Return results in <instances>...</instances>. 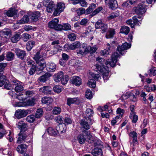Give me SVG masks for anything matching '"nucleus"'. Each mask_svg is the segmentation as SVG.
Returning <instances> with one entry per match:
<instances>
[{
    "label": "nucleus",
    "instance_id": "nucleus-1",
    "mask_svg": "<svg viewBox=\"0 0 156 156\" xmlns=\"http://www.w3.org/2000/svg\"><path fill=\"white\" fill-rule=\"evenodd\" d=\"M36 63L38 64L37 69L39 70H43L46 66L45 62L43 58L42 55H40V52H37L33 58Z\"/></svg>",
    "mask_w": 156,
    "mask_h": 156
},
{
    "label": "nucleus",
    "instance_id": "nucleus-2",
    "mask_svg": "<svg viewBox=\"0 0 156 156\" xmlns=\"http://www.w3.org/2000/svg\"><path fill=\"white\" fill-rule=\"evenodd\" d=\"M69 78L68 76L64 75L62 72H60L55 74L54 76V80L56 82L61 81L63 85L66 84L69 80Z\"/></svg>",
    "mask_w": 156,
    "mask_h": 156
},
{
    "label": "nucleus",
    "instance_id": "nucleus-3",
    "mask_svg": "<svg viewBox=\"0 0 156 156\" xmlns=\"http://www.w3.org/2000/svg\"><path fill=\"white\" fill-rule=\"evenodd\" d=\"M98 61V63L96 65L95 70L96 71H99L100 72H103L106 69L107 67L104 66V64L105 62V60L100 57H98L96 58Z\"/></svg>",
    "mask_w": 156,
    "mask_h": 156
},
{
    "label": "nucleus",
    "instance_id": "nucleus-4",
    "mask_svg": "<svg viewBox=\"0 0 156 156\" xmlns=\"http://www.w3.org/2000/svg\"><path fill=\"white\" fill-rule=\"evenodd\" d=\"M35 100L34 98H32L28 99L26 101L16 102L15 103H13V105L14 106L19 107L33 106L35 104Z\"/></svg>",
    "mask_w": 156,
    "mask_h": 156
},
{
    "label": "nucleus",
    "instance_id": "nucleus-5",
    "mask_svg": "<svg viewBox=\"0 0 156 156\" xmlns=\"http://www.w3.org/2000/svg\"><path fill=\"white\" fill-rule=\"evenodd\" d=\"M83 132L85 134L86 138L87 141L90 143L94 144V145L96 146L99 144V141L95 138H94L91 135L90 133L88 131L85 130H83Z\"/></svg>",
    "mask_w": 156,
    "mask_h": 156
},
{
    "label": "nucleus",
    "instance_id": "nucleus-6",
    "mask_svg": "<svg viewBox=\"0 0 156 156\" xmlns=\"http://www.w3.org/2000/svg\"><path fill=\"white\" fill-rule=\"evenodd\" d=\"M13 84L16 86L15 87V90L16 92H20L23 90V83L16 79H13L12 80Z\"/></svg>",
    "mask_w": 156,
    "mask_h": 156
},
{
    "label": "nucleus",
    "instance_id": "nucleus-7",
    "mask_svg": "<svg viewBox=\"0 0 156 156\" xmlns=\"http://www.w3.org/2000/svg\"><path fill=\"white\" fill-rule=\"evenodd\" d=\"M146 10V5L143 2L139 3L135 9V12L136 14H142L145 12Z\"/></svg>",
    "mask_w": 156,
    "mask_h": 156
},
{
    "label": "nucleus",
    "instance_id": "nucleus-8",
    "mask_svg": "<svg viewBox=\"0 0 156 156\" xmlns=\"http://www.w3.org/2000/svg\"><path fill=\"white\" fill-rule=\"evenodd\" d=\"M119 56V54L117 52H114L112 56L111 61L110 62L109 61H107L105 62V64L106 65L109 64L111 66L114 67L117 61V58Z\"/></svg>",
    "mask_w": 156,
    "mask_h": 156
},
{
    "label": "nucleus",
    "instance_id": "nucleus-9",
    "mask_svg": "<svg viewBox=\"0 0 156 156\" xmlns=\"http://www.w3.org/2000/svg\"><path fill=\"white\" fill-rule=\"evenodd\" d=\"M59 20L57 18H55L53 19L48 23V27L51 28L55 29L56 30H58L59 29V26L60 24H58Z\"/></svg>",
    "mask_w": 156,
    "mask_h": 156
},
{
    "label": "nucleus",
    "instance_id": "nucleus-10",
    "mask_svg": "<svg viewBox=\"0 0 156 156\" xmlns=\"http://www.w3.org/2000/svg\"><path fill=\"white\" fill-rule=\"evenodd\" d=\"M65 8V5L64 3L62 2H59L58 3L56 9L54 12L53 14L56 16L63 11Z\"/></svg>",
    "mask_w": 156,
    "mask_h": 156
},
{
    "label": "nucleus",
    "instance_id": "nucleus-11",
    "mask_svg": "<svg viewBox=\"0 0 156 156\" xmlns=\"http://www.w3.org/2000/svg\"><path fill=\"white\" fill-rule=\"evenodd\" d=\"M44 5L46 7V10L49 13H51L53 10L55 9L54 7L55 5L54 4L53 2L52 1H50L48 2H46L45 1L43 2Z\"/></svg>",
    "mask_w": 156,
    "mask_h": 156
},
{
    "label": "nucleus",
    "instance_id": "nucleus-12",
    "mask_svg": "<svg viewBox=\"0 0 156 156\" xmlns=\"http://www.w3.org/2000/svg\"><path fill=\"white\" fill-rule=\"evenodd\" d=\"M28 110H18L16 112L15 115L18 119H20L27 115L28 113Z\"/></svg>",
    "mask_w": 156,
    "mask_h": 156
},
{
    "label": "nucleus",
    "instance_id": "nucleus-13",
    "mask_svg": "<svg viewBox=\"0 0 156 156\" xmlns=\"http://www.w3.org/2000/svg\"><path fill=\"white\" fill-rule=\"evenodd\" d=\"M131 44L125 42L122 44L121 46H119L117 48V51L119 54H122V52L130 48L131 47Z\"/></svg>",
    "mask_w": 156,
    "mask_h": 156
},
{
    "label": "nucleus",
    "instance_id": "nucleus-14",
    "mask_svg": "<svg viewBox=\"0 0 156 156\" xmlns=\"http://www.w3.org/2000/svg\"><path fill=\"white\" fill-rule=\"evenodd\" d=\"M40 16V12L39 11H36L31 13L29 17L32 21L36 22L38 20Z\"/></svg>",
    "mask_w": 156,
    "mask_h": 156
},
{
    "label": "nucleus",
    "instance_id": "nucleus-15",
    "mask_svg": "<svg viewBox=\"0 0 156 156\" xmlns=\"http://www.w3.org/2000/svg\"><path fill=\"white\" fill-rule=\"evenodd\" d=\"M20 131L18 134V138L17 141V143L19 144H20L25 140L27 137V133L26 132Z\"/></svg>",
    "mask_w": 156,
    "mask_h": 156
},
{
    "label": "nucleus",
    "instance_id": "nucleus-16",
    "mask_svg": "<svg viewBox=\"0 0 156 156\" xmlns=\"http://www.w3.org/2000/svg\"><path fill=\"white\" fill-rule=\"evenodd\" d=\"M71 82L76 86H80L82 83V80L78 76H73L70 79Z\"/></svg>",
    "mask_w": 156,
    "mask_h": 156
},
{
    "label": "nucleus",
    "instance_id": "nucleus-17",
    "mask_svg": "<svg viewBox=\"0 0 156 156\" xmlns=\"http://www.w3.org/2000/svg\"><path fill=\"white\" fill-rule=\"evenodd\" d=\"M27 146L25 144H22L18 145L16 151L19 153L23 154L26 152Z\"/></svg>",
    "mask_w": 156,
    "mask_h": 156
},
{
    "label": "nucleus",
    "instance_id": "nucleus-18",
    "mask_svg": "<svg viewBox=\"0 0 156 156\" xmlns=\"http://www.w3.org/2000/svg\"><path fill=\"white\" fill-rule=\"evenodd\" d=\"M14 51L18 57L22 59H23L26 56V53L25 51H24L16 48L15 49Z\"/></svg>",
    "mask_w": 156,
    "mask_h": 156
},
{
    "label": "nucleus",
    "instance_id": "nucleus-19",
    "mask_svg": "<svg viewBox=\"0 0 156 156\" xmlns=\"http://www.w3.org/2000/svg\"><path fill=\"white\" fill-rule=\"evenodd\" d=\"M80 46V43L79 42L76 41L74 43L70 44V45H65V48H67L68 49L71 50H74L79 48Z\"/></svg>",
    "mask_w": 156,
    "mask_h": 156
},
{
    "label": "nucleus",
    "instance_id": "nucleus-20",
    "mask_svg": "<svg viewBox=\"0 0 156 156\" xmlns=\"http://www.w3.org/2000/svg\"><path fill=\"white\" fill-rule=\"evenodd\" d=\"M6 15L9 17H12L14 16L17 17L18 16V12L14 8H11L6 12Z\"/></svg>",
    "mask_w": 156,
    "mask_h": 156
},
{
    "label": "nucleus",
    "instance_id": "nucleus-21",
    "mask_svg": "<svg viewBox=\"0 0 156 156\" xmlns=\"http://www.w3.org/2000/svg\"><path fill=\"white\" fill-rule=\"evenodd\" d=\"M47 70L50 72L54 71L56 69V65L52 62H48L46 65Z\"/></svg>",
    "mask_w": 156,
    "mask_h": 156
},
{
    "label": "nucleus",
    "instance_id": "nucleus-22",
    "mask_svg": "<svg viewBox=\"0 0 156 156\" xmlns=\"http://www.w3.org/2000/svg\"><path fill=\"white\" fill-rule=\"evenodd\" d=\"M16 126L18 128L21 129L20 131L25 130L27 127V125L22 121L18 122L16 123Z\"/></svg>",
    "mask_w": 156,
    "mask_h": 156
},
{
    "label": "nucleus",
    "instance_id": "nucleus-23",
    "mask_svg": "<svg viewBox=\"0 0 156 156\" xmlns=\"http://www.w3.org/2000/svg\"><path fill=\"white\" fill-rule=\"evenodd\" d=\"M79 102V100L78 98H68L67 99V104L69 105L73 104H78Z\"/></svg>",
    "mask_w": 156,
    "mask_h": 156
},
{
    "label": "nucleus",
    "instance_id": "nucleus-24",
    "mask_svg": "<svg viewBox=\"0 0 156 156\" xmlns=\"http://www.w3.org/2000/svg\"><path fill=\"white\" fill-rule=\"evenodd\" d=\"M53 99L50 97H45L42 98L41 101L42 103L48 105L51 104L53 102Z\"/></svg>",
    "mask_w": 156,
    "mask_h": 156
},
{
    "label": "nucleus",
    "instance_id": "nucleus-25",
    "mask_svg": "<svg viewBox=\"0 0 156 156\" xmlns=\"http://www.w3.org/2000/svg\"><path fill=\"white\" fill-rule=\"evenodd\" d=\"M115 34V30L113 29L110 28L107 32L105 37L107 39H109L112 38Z\"/></svg>",
    "mask_w": 156,
    "mask_h": 156
},
{
    "label": "nucleus",
    "instance_id": "nucleus-26",
    "mask_svg": "<svg viewBox=\"0 0 156 156\" xmlns=\"http://www.w3.org/2000/svg\"><path fill=\"white\" fill-rule=\"evenodd\" d=\"M106 4L108 5L109 8L112 9L116 8L118 7V4L116 0H112L109 3Z\"/></svg>",
    "mask_w": 156,
    "mask_h": 156
},
{
    "label": "nucleus",
    "instance_id": "nucleus-27",
    "mask_svg": "<svg viewBox=\"0 0 156 156\" xmlns=\"http://www.w3.org/2000/svg\"><path fill=\"white\" fill-rule=\"evenodd\" d=\"M91 153L94 156H101L102 151L101 149L96 148L92 150Z\"/></svg>",
    "mask_w": 156,
    "mask_h": 156
},
{
    "label": "nucleus",
    "instance_id": "nucleus-28",
    "mask_svg": "<svg viewBox=\"0 0 156 156\" xmlns=\"http://www.w3.org/2000/svg\"><path fill=\"white\" fill-rule=\"evenodd\" d=\"M59 29L58 30H69L71 29V26L68 23L63 24L62 25H60L59 26Z\"/></svg>",
    "mask_w": 156,
    "mask_h": 156
},
{
    "label": "nucleus",
    "instance_id": "nucleus-29",
    "mask_svg": "<svg viewBox=\"0 0 156 156\" xmlns=\"http://www.w3.org/2000/svg\"><path fill=\"white\" fill-rule=\"evenodd\" d=\"M50 76L49 74L48 73H45L44 75L39 77L38 81L40 83H42L45 82L48 78Z\"/></svg>",
    "mask_w": 156,
    "mask_h": 156
},
{
    "label": "nucleus",
    "instance_id": "nucleus-30",
    "mask_svg": "<svg viewBox=\"0 0 156 156\" xmlns=\"http://www.w3.org/2000/svg\"><path fill=\"white\" fill-rule=\"evenodd\" d=\"M39 91L44 94H49L51 93V88L49 86H44L40 88Z\"/></svg>",
    "mask_w": 156,
    "mask_h": 156
},
{
    "label": "nucleus",
    "instance_id": "nucleus-31",
    "mask_svg": "<svg viewBox=\"0 0 156 156\" xmlns=\"http://www.w3.org/2000/svg\"><path fill=\"white\" fill-rule=\"evenodd\" d=\"M29 21V17L27 15H24L20 20H18L16 23L17 24L20 25L22 24L27 23Z\"/></svg>",
    "mask_w": 156,
    "mask_h": 156
},
{
    "label": "nucleus",
    "instance_id": "nucleus-32",
    "mask_svg": "<svg viewBox=\"0 0 156 156\" xmlns=\"http://www.w3.org/2000/svg\"><path fill=\"white\" fill-rule=\"evenodd\" d=\"M119 15V12L118 11H116L111 13L109 16L107 17V19L108 20H111L118 17Z\"/></svg>",
    "mask_w": 156,
    "mask_h": 156
},
{
    "label": "nucleus",
    "instance_id": "nucleus-33",
    "mask_svg": "<svg viewBox=\"0 0 156 156\" xmlns=\"http://www.w3.org/2000/svg\"><path fill=\"white\" fill-rule=\"evenodd\" d=\"M80 123L83 128L86 130H88L90 129V127L87 122L84 120H81L80 122Z\"/></svg>",
    "mask_w": 156,
    "mask_h": 156
},
{
    "label": "nucleus",
    "instance_id": "nucleus-34",
    "mask_svg": "<svg viewBox=\"0 0 156 156\" xmlns=\"http://www.w3.org/2000/svg\"><path fill=\"white\" fill-rule=\"evenodd\" d=\"M84 134H80L77 137V140L80 144H83L85 142L86 138L85 137Z\"/></svg>",
    "mask_w": 156,
    "mask_h": 156
},
{
    "label": "nucleus",
    "instance_id": "nucleus-35",
    "mask_svg": "<svg viewBox=\"0 0 156 156\" xmlns=\"http://www.w3.org/2000/svg\"><path fill=\"white\" fill-rule=\"evenodd\" d=\"M26 97L25 93L23 92L20 93L16 96V98L20 101H23L27 99Z\"/></svg>",
    "mask_w": 156,
    "mask_h": 156
},
{
    "label": "nucleus",
    "instance_id": "nucleus-36",
    "mask_svg": "<svg viewBox=\"0 0 156 156\" xmlns=\"http://www.w3.org/2000/svg\"><path fill=\"white\" fill-rule=\"evenodd\" d=\"M129 31L130 29L129 27L126 26H123L120 29V33L127 35L129 32Z\"/></svg>",
    "mask_w": 156,
    "mask_h": 156
},
{
    "label": "nucleus",
    "instance_id": "nucleus-37",
    "mask_svg": "<svg viewBox=\"0 0 156 156\" xmlns=\"http://www.w3.org/2000/svg\"><path fill=\"white\" fill-rule=\"evenodd\" d=\"M20 39V34L18 33H16L11 37V41L12 43H16L19 41Z\"/></svg>",
    "mask_w": 156,
    "mask_h": 156
},
{
    "label": "nucleus",
    "instance_id": "nucleus-38",
    "mask_svg": "<svg viewBox=\"0 0 156 156\" xmlns=\"http://www.w3.org/2000/svg\"><path fill=\"white\" fill-rule=\"evenodd\" d=\"M90 78L94 79V80L95 81H98L99 79H101V78L99 74H95L94 73H90Z\"/></svg>",
    "mask_w": 156,
    "mask_h": 156
},
{
    "label": "nucleus",
    "instance_id": "nucleus-39",
    "mask_svg": "<svg viewBox=\"0 0 156 156\" xmlns=\"http://www.w3.org/2000/svg\"><path fill=\"white\" fill-rule=\"evenodd\" d=\"M129 117L133 123H136L138 119V116L136 114V113L130 114Z\"/></svg>",
    "mask_w": 156,
    "mask_h": 156
},
{
    "label": "nucleus",
    "instance_id": "nucleus-40",
    "mask_svg": "<svg viewBox=\"0 0 156 156\" xmlns=\"http://www.w3.org/2000/svg\"><path fill=\"white\" fill-rule=\"evenodd\" d=\"M56 132L57 134L59 133H62L65 132V129L63 128L62 125H59L56 127Z\"/></svg>",
    "mask_w": 156,
    "mask_h": 156
},
{
    "label": "nucleus",
    "instance_id": "nucleus-41",
    "mask_svg": "<svg viewBox=\"0 0 156 156\" xmlns=\"http://www.w3.org/2000/svg\"><path fill=\"white\" fill-rule=\"evenodd\" d=\"M63 89V88L62 86L58 85L55 86L53 87V90L57 93H60Z\"/></svg>",
    "mask_w": 156,
    "mask_h": 156
},
{
    "label": "nucleus",
    "instance_id": "nucleus-42",
    "mask_svg": "<svg viewBox=\"0 0 156 156\" xmlns=\"http://www.w3.org/2000/svg\"><path fill=\"white\" fill-rule=\"evenodd\" d=\"M8 80L6 78L5 76L2 74L0 78V87L5 85Z\"/></svg>",
    "mask_w": 156,
    "mask_h": 156
},
{
    "label": "nucleus",
    "instance_id": "nucleus-43",
    "mask_svg": "<svg viewBox=\"0 0 156 156\" xmlns=\"http://www.w3.org/2000/svg\"><path fill=\"white\" fill-rule=\"evenodd\" d=\"M43 114V112L42 108H39L36 111L35 116L36 118H39L41 117Z\"/></svg>",
    "mask_w": 156,
    "mask_h": 156
},
{
    "label": "nucleus",
    "instance_id": "nucleus-44",
    "mask_svg": "<svg viewBox=\"0 0 156 156\" xmlns=\"http://www.w3.org/2000/svg\"><path fill=\"white\" fill-rule=\"evenodd\" d=\"M47 131L48 133L50 135L53 136H55L58 135L57 132H56V129H53L52 127H49L47 129Z\"/></svg>",
    "mask_w": 156,
    "mask_h": 156
},
{
    "label": "nucleus",
    "instance_id": "nucleus-45",
    "mask_svg": "<svg viewBox=\"0 0 156 156\" xmlns=\"http://www.w3.org/2000/svg\"><path fill=\"white\" fill-rule=\"evenodd\" d=\"M35 45V42L33 41H30L27 44V49L28 51H30Z\"/></svg>",
    "mask_w": 156,
    "mask_h": 156
},
{
    "label": "nucleus",
    "instance_id": "nucleus-46",
    "mask_svg": "<svg viewBox=\"0 0 156 156\" xmlns=\"http://www.w3.org/2000/svg\"><path fill=\"white\" fill-rule=\"evenodd\" d=\"M129 135L133 138V141L134 142L137 141V134L136 132L134 131H132L130 133Z\"/></svg>",
    "mask_w": 156,
    "mask_h": 156
},
{
    "label": "nucleus",
    "instance_id": "nucleus-47",
    "mask_svg": "<svg viewBox=\"0 0 156 156\" xmlns=\"http://www.w3.org/2000/svg\"><path fill=\"white\" fill-rule=\"evenodd\" d=\"M87 84L89 87L94 88L96 86V82L95 80H94V79L90 78L87 83Z\"/></svg>",
    "mask_w": 156,
    "mask_h": 156
},
{
    "label": "nucleus",
    "instance_id": "nucleus-48",
    "mask_svg": "<svg viewBox=\"0 0 156 156\" xmlns=\"http://www.w3.org/2000/svg\"><path fill=\"white\" fill-rule=\"evenodd\" d=\"M148 73L150 76L155 75L156 74V70L155 68L152 67L149 70Z\"/></svg>",
    "mask_w": 156,
    "mask_h": 156
},
{
    "label": "nucleus",
    "instance_id": "nucleus-49",
    "mask_svg": "<svg viewBox=\"0 0 156 156\" xmlns=\"http://www.w3.org/2000/svg\"><path fill=\"white\" fill-rule=\"evenodd\" d=\"M42 70H39L37 69V67L35 65L32 66V67L30 69L29 71V73L31 75H32L33 74L35 71H42Z\"/></svg>",
    "mask_w": 156,
    "mask_h": 156
},
{
    "label": "nucleus",
    "instance_id": "nucleus-50",
    "mask_svg": "<svg viewBox=\"0 0 156 156\" xmlns=\"http://www.w3.org/2000/svg\"><path fill=\"white\" fill-rule=\"evenodd\" d=\"M94 114V112L92 109L88 108L86 111V115L88 117H91L93 116Z\"/></svg>",
    "mask_w": 156,
    "mask_h": 156
},
{
    "label": "nucleus",
    "instance_id": "nucleus-51",
    "mask_svg": "<svg viewBox=\"0 0 156 156\" xmlns=\"http://www.w3.org/2000/svg\"><path fill=\"white\" fill-rule=\"evenodd\" d=\"M141 17V16H134L133 19V23L134 24H135V25H139V23H140V22L139 20H137V18L140 19Z\"/></svg>",
    "mask_w": 156,
    "mask_h": 156
},
{
    "label": "nucleus",
    "instance_id": "nucleus-52",
    "mask_svg": "<svg viewBox=\"0 0 156 156\" xmlns=\"http://www.w3.org/2000/svg\"><path fill=\"white\" fill-rule=\"evenodd\" d=\"M35 116L34 115H30L28 116L26 118L27 121L32 123L35 120Z\"/></svg>",
    "mask_w": 156,
    "mask_h": 156
},
{
    "label": "nucleus",
    "instance_id": "nucleus-53",
    "mask_svg": "<svg viewBox=\"0 0 156 156\" xmlns=\"http://www.w3.org/2000/svg\"><path fill=\"white\" fill-rule=\"evenodd\" d=\"M14 54L11 52H8L6 54L7 59L8 61L12 60L14 57Z\"/></svg>",
    "mask_w": 156,
    "mask_h": 156
},
{
    "label": "nucleus",
    "instance_id": "nucleus-54",
    "mask_svg": "<svg viewBox=\"0 0 156 156\" xmlns=\"http://www.w3.org/2000/svg\"><path fill=\"white\" fill-rule=\"evenodd\" d=\"M124 110L121 109L120 108H118L116 112L119 116H117L115 119H119V117H121L123 114Z\"/></svg>",
    "mask_w": 156,
    "mask_h": 156
},
{
    "label": "nucleus",
    "instance_id": "nucleus-55",
    "mask_svg": "<svg viewBox=\"0 0 156 156\" xmlns=\"http://www.w3.org/2000/svg\"><path fill=\"white\" fill-rule=\"evenodd\" d=\"M61 111V108L58 107H55L52 111L53 113L55 115L59 114Z\"/></svg>",
    "mask_w": 156,
    "mask_h": 156
},
{
    "label": "nucleus",
    "instance_id": "nucleus-56",
    "mask_svg": "<svg viewBox=\"0 0 156 156\" xmlns=\"http://www.w3.org/2000/svg\"><path fill=\"white\" fill-rule=\"evenodd\" d=\"M85 96L88 99H91L93 97L92 92L90 90H87L86 92Z\"/></svg>",
    "mask_w": 156,
    "mask_h": 156
},
{
    "label": "nucleus",
    "instance_id": "nucleus-57",
    "mask_svg": "<svg viewBox=\"0 0 156 156\" xmlns=\"http://www.w3.org/2000/svg\"><path fill=\"white\" fill-rule=\"evenodd\" d=\"M102 73H103V78L104 81H107L108 79V72L107 70V69H105V70Z\"/></svg>",
    "mask_w": 156,
    "mask_h": 156
},
{
    "label": "nucleus",
    "instance_id": "nucleus-58",
    "mask_svg": "<svg viewBox=\"0 0 156 156\" xmlns=\"http://www.w3.org/2000/svg\"><path fill=\"white\" fill-rule=\"evenodd\" d=\"M85 47V44H83L82 45V47L80 48V50L77 52V53L80 54L82 55H85L84 47Z\"/></svg>",
    "mask_w": 156,
    "mask_h": 156
},
{
    "label": "nucleus",
    "instance_id": "nucleus-59",
    "mask_svg": "<svg viewBox=\"0 0 156 156\" xmlns=\"http://www.w3.org/2000/svg\"><path fill=\"white\" fill-rule=\"evenodd\" d=\"M103 23L101 20H98L95 23V28L97 29H100Z\"/></svg>",
    "mask_w": 156,
    "mask_h": 156
},
{
    "label": "nucleus",
    "instance_id": "nucleus-60",
    "mask_svg": "<svg viewBox=\"0 0 156 156\" xmlns=\"http://www.w3.org/2000/svg\"><path fill=\"white\" fill-rule=\"evenodd\" d=\"M68 37L70 41H74L76 39V36L75 34L71 33L68 35Z\"/></svg>",
    "mask_w": 156,
    "mask_h": 156
},
{
    "label": "nucleus",
    "instance_id": "nucleus-61",
    "mask_svg": "<svg viewBox=\"0 0 156 156\" xmlns=\"http://www.w3.org/2000/svg\"><path fill=\"white\" fill-rule=\"evenodd\" d=\"M55 121L58 123L59 125H62V123H63V120L62 116H58L57 117L55 118Z\"/></svg>",
    "mask_w": 156,
    "mask_h": 156
},
{
    "label": "nucleus",
    "instance_id": "nucleus-62",
    "mask_svg": "<svg viewBox=\"0 0 156 156\" xmlns=\"http://www.w3.org/2000/svg\"><path fill=\"white\" fill-rule=\"evenodd\" d=\"M31 37V36L27 33H24L23 34V38L24 41H27Z\"/></svg>",
    "mask_w": 156,
    "mask_h": 156
},
{
    "label": "nucleus",
    "instance_id": "nucleus-63",
    "mask_svg": "<svg viewBox=\"0 0 156 156\" xmlns=\"http://www.w3.org/2000/svg\"><path fill=\"white\" fill-rule=\"evenodd\" d=\"M2 34L4 35L9 36L11 34V30L9 29H5L2 31Z\"/></svg>",
    "mask_w": 156,
    "mask_h": 156
},
{
    "label": "nucleus",
    "instance_id": "nucleus-64",
    "mask_svg": "<svg viewBox=\"0 0 156 156\" xmlns=\"http://www.w3.org/2000/svg\"><path fill=\"white\" fill-rule=\"evenodd\" d=\"M25 93L27 99L29 97H32L34 94V93L33 92L31 91H26L25 92Z\"/></svg>",
    "mask_w": 156,
    "mask_h": 156
}]
</instances>
